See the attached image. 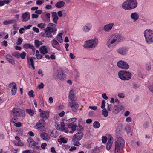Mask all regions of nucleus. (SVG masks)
Segmentation results:
<instances>
[{"instance_id": "nucleus-1", "label": "nucleus", "mask_w": 153, "mask_h": 153, "mask_svg": "<svg viewBox=\"0 0 153 153\" xmlns=\"http://www.w3.org/2000/svg\"><path fill=\"white\" fill-rule=\"evenodd\" d=\"M124 39V36L122 34L114 33L108 38L106 42V46L109 49L112 50Z\"/></svg>"}, {"instance_id": "nucleus-2", "label": "nucleus", "mask_w": 153, "mask_h": 153, "mask_svg": "<svg viewBox=\"0 0 153 153\" xmlns=\"http://www.w3.org/2000/svg\"><path fill=\"white\" fill-rule=\"evenodd\" d=\"M125 141L122 137L117 138L114 142L115 153H120L121 150L123 149L125 147Z\"/></svg>"}, {"instance_id": "nucleus-3", "label": "nucleus", "mask_w": 153, "mask_h": 153, "mask_svg": "<svg viewBox=\"0 0 153 153\" xmlns=\"http://www.w3.org/2000/svg\"><path fill=\"white\" fill-rule=\"evenodd\" d=\"M137 6L136 0H128L123 4L122 7L125 10H129L136 8Z\"/></svg>"}, {"instance_id": "nucleus-4", "label": "nucleus", "mask_w": 153, "mask_h": 153, "mask_svg": "<svg viewBox=\"0 0 153 153\" xmlns=\"http://www.w3.org/2000/svg\"><path fill=\"white\" fill-rule=\"evenodd\" d=\"M119 78L123 81H128L130 80L132 76L131 73L127 71L121 70L119 71L118 73Z\"/></svg>"}, {"instance_id": "nucleus-5", "label": "nucleus", "mask_w": 153, "mask_h": 153, "mask_svg": "<svg viewBox=\"0 0 153 153\" xmlns=\"http://www.w3.org/2000/svg\"><path fill=\"white\" fill-rule=\"evenodd\" d=\"M98 43V39L95 37L92 39L86 41L83 45V47L85 48H94L97 46Z\"/></svg>"}, {"instance_id": "nucleus-6", "label": "nucleus", "mask_w": 153, "mask_h": 153, "mask_svg": "<svg viewBox=\"0 0 153 153\" xmlns=\"http://www.w3.org/2000/svg\"><path fill=\"white\" fill-rule=\"evenodd\" d=\"M143 34L146 42L147 44L153 43V30L147 29L144 31Z\"/></svg>"}, {"instance_id": "nucleus-7", "label": "nucleus", "mask_w": 153, "mask_h": 153, "mask_svg": "<svg viewBox=\"0 0 153 153\" xmlns=\"http://www.w3.org/2000/svg\"><path fill=\"white\" fill-rule=\"evenodd\" d=\"M83 136V133L82 132H78L75 134L72 139L73 144L76 146H79L81 143L79 141L82 139Z\"/></svg>"}, {"instance_id": "nucleus-8", "label": "nucleus", "mask_w": 153, "mask_h": 153, "mask_svg": "<svg viewBox=\"0 0 153 153\" xmlns=\"http://www.w3.org/2000/svg\"><path fill=\"white\" fill-rule=\"evenodd\" d=\"M56 25L53 23H50L47 26V27L44 29V31H46V32L49 34L51 37H53L52 33L56 32L57 29L56 28Z\"/></svg>"}, {"instance_id": "nucleus-9", "label": "nucleus", "mask_w": 153, "mask_h": 153, "mask_svg": "<svg viewBox=\"0 0 153 153\" xmlns=\"http://www.w3.org/2000/svg\"><path fill=\"white\" fill-rule=\"evenodd\" d=\"M11 112L13 116L17 117H24L25 115V112L24 110L17 108L13 109Z\"/></svg>"}, {"instance_id": "nucleus-10", "label": "nucleus", "mask_w": 153, "mask_h": 153, "mask_svg": "<svg viewBox=\"0 0 153 153\" xmlns=\"http://www.w3.org/2000/svg\"><path fill=\"white\" fill-rule=\"evenodd\" d=\"M45 124V120L42 119H40L34 126L35 129L39 130L41 131H44L45 128L44 125Z\"/></svg>"}, {"instance_id": "nucleus-11", "label": "nucleus", "mask_w": 153, "mask_h": 153, "mask_svg": "<svg viewBox=\"0 0 153 153\" xmlns=\"http://www.w3.org/2000/svg\"><path fill=\"white\" fill-rule=\"evenodd\" d=\"M117 67L121 69L128 70L129 68V65L126 61L120 60L117 63Z\"/></svg>"}, {"instance_id": "nucleus-12", "label": "nucleus", "mask_w": 153, "mask_h": 153, "mask_svg": "<svg viewBox=\"0 0 153 153\" xmlns=\"http://www.w3.org/2000/svg\"><path fill=\"white\" fill-rule=\"evenodd\" d=\"M68 105V106L71 108L73 111L76 112L77 111L79 107V104L75 101H69Z\"/></svg>"}, {"instance_id": "nucleus-13", "label": "nucleus", "mask_w": 153, "mask_h": 153, "mask_svg": "<svg viewBox=\"0 0 153 153\" xmlns=\"http://www.w3.org/2000/svg\"><path fill=\"white\" fill-rule=\"evenodd\" d=\"M128 51V48L126 47H122L118 48L117 50V52L119 54L125 56L127 54Z\"/></svg>"}, {"instance_id": "nucleus-14", "label": "nucleus", "mask_w": 153, "mask_h": 153, "mask_svg": "<svg viewBox=\"0 0 153 153\" xmlns=\"http://www.w3.org/2000/svg\"><path fill=\"white\" fill-rule=\"evenodd\" d=\"M56 128L58 130L64 131L67 133H68L69 131L68 129L65 128L64 123L62 122L60 124H58L56 126Z\"/></svg>"}, {"instance_id": "nucleus-15", "label": "nucleus", "mask_w": 153, "mask_h": 153, "mask_svg": "<svg viewBox=\"0 0 153 153\" xmlns=\"http://www.w3.org/2000/svg\"><path fill=\"white\" fill-rule=\"evenodd\" d=\"M92 28V25L90 23H87L82 27V31L85 33L89 32Z\"/></svg>"}, {"instance_id": "nucleus-16", "label": "nucleus", "mask_w": 153, "mask_h": 153, "mask_svg": "<svg viewBox=\"0 0 153 153\" xmlns=\"http://www.w3.org/2000/svg\"><path fill=\"white\" fill-rule=\"evenodd\" d=\"M68 128L67 129H68L69 131L68 133H73L75 131L77 125L71 123H69L68 125Z\"/></svg>"}, {"instance_id": "nucleus-17", "label": "nucleus", "mask_w": 153, "mask_h": 153, "mask_svg": "<svg viewBox=\"0 0 153 153\" xmlns=\"http://www.w3.org/2000/svg\"><path fill=\"white\" fill-rule=\"evenodd\" d=\"M114 25V23L107 24L104 26L103 30L105 32H109L112 30Z\"/></svg>"}, {"instance_id": "nucleus-18", "label": "nucleus", "mask_w": 153, "mask_h": 153, "mask_svg": "<svg viewBox=\"0 0 153 153\" xmlns=\"http://www.w3.org/2000/svg\"><path fill=\"white\" fill-rule=\"evenodd\" d=\"M9 87L11 88L12 95H15L17 91V87L16 83L14 82L11 83L9 84Z\"/></svg>"}, {"instance_id": "nucleus-19", "label": "nucleus", "mask_w": 153, "mask_h": 153, "mask_svg": "<svg viewBox=\"0 0 153 153\" xmlns=\"http://www.w3.org/2000/svg\"><path fill=\"white\" fill-rule=\"evenodd\" d=\"M22 21L24 22H26L29 20L30 18V13L28 12H25L22 15Z\"/></svg>"}, {"instance_id": "nucleus-20", "label": "nucleus", "mask_w": 153, "mask_h": 153, "mask_svg": "<svg viewBox=\"0 0 153 153\" xmlns=\"http://www.w3.org/2000/svg\"><path fill=\"white\" fill-rule=\"evenodd\" d=\"M27 143L28 147L31 148L33 146L36 145L38 144V143L35 142L32 138L29 137L27 140Z\"/></svg>"}, {"instance_id": "nucleus-21", "label": "nucleus", "mask_w": 153, "mask_h": 153, "mask_svg": "<svg viewBox=\"0 0 153 153\" xmlns=\"http://www.w3.org/2000/svg\"><path fill=\"white\" fill-rule=\"evenodd\" d=\"M15 138L17 141V142L15 141H13V143L15 145L19 146H24V143L21 141L20 138L19 137L15 136Z\"/></svg>"}, {"instance_id": "nucleus-22", "label": "nucleus", "mask_w": 153, "mask_h": 153, "mask_svg": "<svg viewBox=\"0 0 153 153\" xmlns=\"http://www.w3.org/2000/svg\"><path fill=\"white\" fill-rule=\"evenodd\" d=\"M125 109V107L123 105H116L113 112L115 114H117L122 110L124 111Z\"/></svg>"}, {"instance_id": "nucleus-23", "label": "nucleus", "mask_w": 153, "mask_h": 153, "mask_svg": "<svg viewBox=\"0 0 153 153\" xmlns=\"http://www.w3.org/2000/svg\"><path fill=\"white\" fill-rule=\"evenodd\" d=\"M108 138L109 140L106 146V149L108 150L111 149L114 141L113 138L111 136L109 135Z\"/></svg>"}, {"instance_id": "nucleus-24", "label": "nucleus", "mask_w": 153, "mask_h": 153, "mask_svg": "<svg viewBox=\"0 0 153 153\" xmlns=\"http://www.w3.org/2000/svg\"><path fill=\"white\" fill-rule=\"evenodd\" d=\"M51 45L53 48L58 50H60V45L57 40L54 39H53L51 42Z\"/></svg>"}, {"instance_id": "nucleus-25", "label": "nucleus", "mask_w": 153, "mask_h": 153, "mask_svg": "<svg viewBox=\"0 0 153 153\" xmlns=\"http://www.w3.org/2000/svg\"><path fill=\"white\" fill-rule=\"evenodd\" d=\"M139 18L138 13L136 12L132 13L130 15L131 19L134 22L137 21Z\"/></svg>"}, {"instance_id": "nucleus-26", "label": "nucleus", "mask_w": 153, "mask_h": 153, "mask_svg": "<svg viewBox=\"0 0 153 153\" xmlns=\"http://www.w3.org/2000/svg\"><path fill=\"white\" fill-rule=\"evenodd\" d=\"M5 57L6 59L10 64L14 65L15 63V61L14 58L10 54H7L6 55Z\"/></svg>"}, {"instance_id": "nucleus-27", "label": "nucleus", "mask_w": 153, "mask_h": 153, "mask_svg": "<svg viewBox=\"0 0 153 153\" xmlns=\"http://www.w3.org/2000/svg\"><path fill=\"white\" fill-rule=\"evenodd\" d=\"M35 58L33 57H32L27 59V63L28 65L32 67L33 69H35L34 66V63L33 60L35 59Z\"/></svg>"}, {"instance_id": "nucleus-28", "label": "nucleus", "mask_w": 153, "mask_h": 153, "mask_svg": "<svg viewBox=\"0 0 153 153\" xmlns=\"http://www.w3.org/2000/svg\"><path fill=\"white\" fill-rule=\"evenodd\" d=\"M49 50V48L45 46H42L40 48V52L43 54L47 53Z\"/></svg>"}, {"instance_id": "nucleus-29", "label": "nucleus", "mask_w": 153, "mask_h": 153, "mask_svg": "<svg viewBox=\"0 0 153 153\" xmlns=\"http://www.w3.org/2000/svg\"><path fill=\"white\" fill-rule=\"evenodd\" d=\"M39 115L41 118L47 119L49 117V112L48 111H43L40 113Z\"/></svg>"}, {"instance_id": "nucleus-30", "label": "nucleus", "mask_w": 153, "mask_h": 153, "mask_svg": "<svg viewBox=\"0 0 153 153\" xmlns=\"http://www.w3.org/2000/svg\"><path fill=\"white\" fill-rule=\"evenodd\" d=\"M51 14L53 22L56 24H57V20L59 19L57 13L55 12H52L51 13Z\"/></svg>"}, {"instance_id": "nucleus-31", "label": "nucleus", "mask_w": 153, "mask_h": 153, "mask_svg": "<svg viewBox=\"0 0 153 153\" xmlns=\"http://www.w3.org/2000/svg\"><path fill=\"white\" fill-rule=\"evenodd\" d=\"M68 98L70 100V101H75V96L73 94V91L72 89L70 90L69 93Z\"/></svg>"}, {"instance_id": "nucleus-32", "label": "nucleus", "mask_w": 153, "mask_h": 153, "mask_svg": "<svg viewBox=\"0 0 153 153\" xmlns=\"http://www.w3.org/2000/svg\"><path fill=\"white\" fill-rule=\"evenodd\" d=\"M40 136L41 138L45 140L48 141L50 139L49 136L46 133H42L41 134Z\"/></svg>"}, {"instance_id": "nucleus-33", "label": "nucleus", "mask_w": 153, "mask_h": 153, "mask_svg": "<svg viewBox=\"0 0 153 153\" xmlns=\"http://www.w3.org/2000/svg\"><path fill=\"white\" fill-rule=\"evenodd\" d=\"M57 77L60 79H63L65 77V75L61 71L58 72Z\"/></svg>"}, {"instance_id": "nucleus-34", "label": "nucleus", "mask_w": 153, "mask_h": 153, "mask_svg": "<svg viewBox=\"0 0 153 153\" xmlns=\"http://www.w3.org/2000/svg\"><path fill=\"white\" fill-rule=\"evenodd\" d=\"M23 47L24 48L26 49H32L33 51H34L35 50V48L34 47L30 44H25L23 45Z\"/></svg>"}, {"instance_id": "nucleus-35", "label": "nucleus", "mask_w": 153, "mask_h": 153, "mask_svg": "<svg viewBox=\"0 0 153 153\" xmlns=\"http://www.w3.org/2000/svg\"><path fill=\"white\" fill-rule=\"evenodd\" d=\"M65 4V3L63 1H60L56 2L55 5L57 8H61L63 7Z\"/></svg>"}, {"instance_id": "nucleus-36", "label": "nucleus", "mask_w": 153, "mask_h": 153, "mask_svg": "<svg viewBox=\"0 0 153 153\" xmlns=\"http://www.w3.org/2000/svg\"><path fill=\"white\" fill-rule=\"evenodd\" d=\"M68 140V139L63 137H60L58 140V141L60 144L62 143H66Z\"/></svg>"}, {"instance_id": "nucleus-37", "label": "nucleus", "mask_w": 153, "mask_h": 153, "mask_svg": "<svg viewBox=\"0 0 153 153\" xmlns=\"http://www.w3.org/2000/svg\"><path fill=\"white\" fill-rule=\"evenodd\" d=\"M63 33V31H62L61 32L58 34L57 36V39L59 42L60 43H62L63 41V39L62 38V35Z\"/></svg>"}, {"instance_id": "nucleus-38", "label": "nucleus", "mask_w": 153, "mask_h": 153, "mask_svg": "<svg viewBox=\"0 0 153 153\" xmlns=\"http://www.w3.org/2000/svg\"><path fill=\"white\" fill-rule=\"evenodd\" d=\"M17 20L15 19H13L10 20H5L3 21V23L4 25H7L8 24H13L16 22Z\"/></svg>"}, {"instance_id": "nucleus-39", "label": "nucleus", "mask_w": 153, "mask_h": 153, "mask_svg": "<svg viewBox=\"0 0 153 153\" xmlns=\"http://www.w3.org/2000/svg\"><path fill=\"white\" fill-rule=\"evenodd\" d=\"M35 46L37 48H39L40 45H42L43 43L42 41H40L37 40H35L34 41Z\"/></svg>"}, {"instance_id": "nucleus-40", "label": "nucleus", "mask_w": 153, "mask_h": 153, "mask_svg": "<svg viewBox=\"0 0 153 153\" xmlns=\"http://www.w3.org/2000/svg\"><path fill=\"white\" fill-rule=\"evenodd\" d=\"M26 112L31 116H33L34 113V110L31 109H26Z\"/></svg>"}, {"instance_id": "nucleus-41", "label": "nucleus", "mask_w": 153, "mask_h": 153, "mask_svg": "<svg viewBox=\"0 0 153 153\" xmlns=\"http://www.w3.org/2000/svg\"><path fill=\"white\" fill-rule=\"evenodd\" d=\"M100 126L99 123L97 121H95L93 123V126L95 128H98Z\"/></svg>"}, {"instance_id": "nucleus-42", "label": "nucleus", "mask_w": 153, "mask_h": 153, "mask_svg": "<svg viewBox=\"0 0 153 153\" xmlns=\"http://www.w3.org/2000/svg\"><path fill=\"white\" fill-rule=\"evenodd\" d=\"M46 24L45 23H39L37 25V27L41 29H44L46 26Z\"/></svg>"}, {"instance_id": "nucleus-43", "label": "nucleus", "mask_w": 153, "mask_h": 153, "mask_svg": "<svg viewBox=\"0 0 153 153\" xmlns=\"http://www.w3.org/2000/svg\"><path fill=\"white\" fill-rule=\"evenodd\" d=\"M51 136L53 138H56L57 137V134L55 129L52 130L51 133Z\"/></svg>"}, {"instance_id": "nucleus-44", "label": "nucleus", "mask_w": 153, "mask_h": 153, "mask_svg": "<svg viewBox=\"0 0 153 153\" xmlns=\"http://www.w3.org/2000/svg\"><path fill=\"white\" fill-rule=\"evenodd\" d=\"M146 68L148 71H149L151 68V62H149L147 63L146 65Z\"/></svg>"}, {"instance_id": "nucleus-45", "label": "nucleus", "mask_w": 153, "mask_h": 153, "mask_svg": "<svg viewBox=\"0 0 153 153\" xmlns=\"http://www.w3.org/2000/svg\"><path fill=\"white\" fill-rule=\"evenodd\" d=\"M26 55L27 54L24 51L22 52V53H20L19 58L24 59L26 57Z\"/></svg>"}, {"instance_id": "nucleus-46", "label": "nucleus", "mask_w": 153, "mask_h": 153, "mask_svg": "<svg viewBox=\"0 0 153 153\" xmlns=\"http://www.w3.org/2000/svg\"><path fill=\"white\" fill-rule=\"evenodd\" d=\"M102 115L105 117H107L108 115V111L105 108H104L102 110Z\"/></svg>"}, {"instance_id": "nucleus-47", "label": "nucleus", "mask_w": 153, "mask_h": 153, "mask_svg": "<svg viewBox=\"0 0 153 153\" xmlns=\"http://www.w3.org/2000/svg\"><path fill=\"white\" fill-rule=\"evenodd\" d=\"M45 32H42L41 33V36L44 37H50V35H49V34H48L46 32V31H44Z\"/></svg>"}, {"instance_id": "nucleus-48", "label": "nucleus", "mask_w": 153, "mask_h": 153, "mask_svg": "<svg viewBox=\"0 0 153 153\" xmlns=\"http://www.w3.org/2000/svg\"><path fill=\"white\" fill-rule=\"evenodd\" d=\"M20 53L18 51H16L13 52L12 54V55L17 59H19Z\"/></svg>"}, {"instance_id": "nucleus-49", "label": "nucleus", "mask_w": 153, "mask_h": 153, "mask_svg": "<svg viewBox=\"0 0 153 153\" xmlns=\"http://www.w3.org/2000/svg\"><path fill=\"white\" fill-rule=\"evenodd\" d=\"M33 91L32 90H31L28 92V95L30 97L33 98L35 96V95L33 94Z\"/></svg>"}, {"instance_id": "nucleus-50", "label": "nucleus", "mask_w": 153, "mask_h": 153, "mask_svg": "<svg viewBox=\"0 0 153 153\" xmlns=\"http://www.w3.org/2000/svg\"><path fill=\"white\" fill-rule=\"evenodd\" d=\"M77 120V119L76 117L72 118H70L67 121H68V122H69L70 123H72L74 122H75Z\"/></svg>"}, {"instance_id": "nucleus-51", "label": "nucleus", "mask_w": 153, "mask_h": 153, "mask_svg": "<svg viewBox=\"0 0 153 153\" xmlns=\"http://www.w3.org/2000/svg\"><path fill=\"white\" fill-rule=\"evenodd\" d=\"M118 96L120 98H124L125 97L124 94L121 92L118 93Z\"/></svg>"}, {"instance_id": "nucleus-52", "label": "nucleus", "mask_w": 153, "mask_h": 153, "mask_svg": "<svg viewBox=\"0 0 153 153\" xmlns=\"http://www.w3.org/2000/svg\"><path fill=\"white\" fill-rule=\"evenodd\" d=\"M44 0H37L36 2V4L37 5H41L44 3Z\"/></svg>"}, {"instance_id": "nucleus-53", "label": "nucleus", "mask_w": 153, "mask_h": 153, "mask_svg": "<svg viewBox=\"0 0 153 153\" xmlns=\"http://www.w3.org/2000/svg\"><path fill=\"white\" fill-rule=\"evenodd\" d=\"M16 117L17 116H14L11 120L12 122L14 123L17 121L18 119Z\"/></svg>"}, {"instance_id": "nucleus-54", "label": "nucleus", "mask_w": 153, "mask_h": 153, "mask_svg": "<svg viewBox=\"0 0 153 153\" xmlns=\"http://www.w3.org/2000/svg\"><path fill=\"white\" fill-rule=\"evenodd\" d=\"M125 129L127 134L130 133L131 131V128L129 126L126 127Z\"/></svg>"}, {"instance_id": "nucleus-55", "label": "nucleus", "mask_w": 153, "mask_h": 153, "mask_svg": "<svg viewBox=\"0 0 153 153\" xmlns=\"http://www.w3.org/2000/svg\"><path fill=\"white\" fill-rule=\"evenodd\" d=\"M22 41L23 40L21 38H19L18 39V40L16 42V44L17 45H20L22 44Z\"/></svg>"}, {"instance_id": "nucleus-56", "label": "nucleus", "mask_w": 153, "mask_h": 153, "mask_svg": "<svg viewBox=\"0 0 153 153\" xmlns=\"http://www.w3.org/2000/svg\"><path fill=\"white\" fill-rule=\"evenodd\" d=\"M107 140V138L106 137L103 136L102 137V141L103 143H106Z\"/></svg>"}, {"instance_id": "nucleus-57", "label": "nucleus", "mask_w": 153, "mask_h": 153, "mask_svg": "<svg viewBox=\"0 0 153 153\" xmlns=\"http://www.w3.org/2000/svg\"><path fill=\"white\" fill-rule=\"evenodd\" d=\"M105 102L104 100H103L102 101V105H101V108L102 109H104L105 107Z\"/></svg>"}, {"instance_id": "nucleus-58", "label": "nucleus", "mask_w": 153, "mask_h": 153, "mask_svg": "<svg viewBox=\"0 0 153 153\" xmlns=\"http://www.w3.org/2000/svg\"><path fill=\"white\" fill-rule=\"evenodd\" d=\"M14 126L16 127H20L22 126V124L20 122L16 123L14 124Z\"/></svg>"}, {"instance_id": "nucleus-59", "label": "nucleus", "mask_w": 153, "mask_h": 153, "mask_svg": "<svg viewBox=\"0 0 153 153\" xmlns=\"http://www.w3.org/2000/svg\"><path fill=\"white\" fill-rule=\"evenodd\" d=\"M44 85L42 83H41V84L39 85L38 86V88L39 89H42L43 88Z\"/></svg>"}, {"instance_id": "nucleus-60", "label": "nucleus", "mask_w": 153, "mask_h": 153, "mask_svg": "<svg viewBox=\"0 0 153 153\" xmlns=\"http://www.w3.org/2000/svg\"><path fill=\"white\" fill-rule=\"evenodd\" d=\"M58 14L59 17H62L63 16V13L62 11H59L58 12L57 14Z\"/></svg>"}, {"instance_id": "nucleus-61", "label": "nucleus", "mask_w": 153, "mask_h": 153, "mask_svg": "<svg viewBox=\"0 0 153 153\" xmlns=\"http://www.w3.org/2000/svg\"><path fill=\"white\" fill-rule=\"evenodd\" d=\"M125 121L127 122H130L132 121L131 118L130 117H128L126 119Z\"/></svg>"}, {"instance_id": "nucleus-62", "label": "nucleus", "mask_w": 153, "mask_h": 153, "mask_svg": "<svg viewBox=\"0 0 153 153\" xmlns=\"http://www.w3.org/2000/svg\"><path fill=\"white\" fill-rule=\"evenodd\" d=\"M23 130L22 129H19L17 131L18 134L20 135L23 134Z\"/></svg>"}, {"instance_id": "nucleus-63", "label": "nucleus", "mask_w": 153, "mask_h": 153, "mask_svg": "<svg viewBox=\"0 0 153 153\" xmlns=\"http://www.w3.org/2000/svg\"><path fill=\"white\" fill-rule=\"evenodd\" d=\"M130 114V112L128 111H126L124 113V116L125 117H128Z\"/></svg>"}, {"instance_id": "nucleus-64", "label": "nucleus", "mask_w": 153, "mask_h": 153, "mask_svg": "<svg viewBox=\"0 0 153 153\" xmlns=\"http://www.w3.org/2000/svg\"><path fill=\"white\" fill-rule=\"evenodd\" d=\"M51 151L52 153H56V152L55 148L54 147H53L51 148Z\"/></svg>"}]
</instances>
